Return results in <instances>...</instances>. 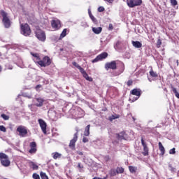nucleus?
<instances>
[{"label": "nucleus", "mask_w": 179, "mask_h": 179, "mask_svg": "<svg viewBox=\"0 0 179 179\" xmlns=\"http://www.w3.org/2000/svg\"><path fill=\"white\" fill-rule=\"evenodd\" d=\"M0 162L3 167H9L10 166V161L9 160V157L6 154L1 152L0 153Z\"/></svg>", "instance_id": "1"}, {"label": "nucleus", "mask_w": 179, "mask_h": 179, "mask_svg": "<svg viewBox=\"0 0 179 179\" xmlns=\"http://www.w3.org/2000/svg\"><path fill=\"white\" fill-rule=\"evenodd\" d=\"M1 16L3 17V23L6 29L10 27V20L8 17V13L3 10L1 11Z\"/></svg>", "instance_id": "2"}, {"label": "nucleus", "mask_w": 179, "mask_h": 179, "mask_svg": "<svg viewBox=\"0 0 179 179\" xmlns=\"http://www.w3.org/2000/svg\"><path fill=\"white\" fill-rule=\"evenodd\" d=\"M21 33L23 36H27L31 33V29H30V27L27 24H21Z\"/></svg>", "instance_id": "3"}, {"label": "nucleus", "mask_w": 179, "mask_h": 179, "mask_svg": "<svg viewBox=\"0 0 179 179\" xmlns=\"http://www.w3.org/2000/svg\"><path fill=\"white\" fill-rule=\"evenodd\" d=\"M36 37L40 41H45V32L41 29H36L35 31Z\"/></svg>", "instance_id": "4"}, {"label": "nucleus", "mask_w": 179, "mask_h": 179, "mask_svg": "<svg viewBox=\"0 0 179 179\" xmlns=\"http://www.w3.org/2000/svg\"><path fill=\"white\" fill-rule=\"evenodd\" d=\"M38 64L40 65V66L45 68V66H49V65H51V59H50V57L48 56H45L43 57V60L38 62Z\"/></svg>", "instance_id": "5"}, {"label": "nucleus", "mask_w": 179, "mask_h": 179, "mask_svg": "<svg viewBox=\"0 0 179 179\" xmlns=\"http://www.w3.org/2000/svg\"><path fill=\"white\" fill-rule=\"evenodd\" d=\"M129 8H135V6H141L142 0H127Z\"/></svg>", "instance_id": "6"}, {"label": "nucleus", "mask_w": 179, "mask_h": 179, "mask_svg": "<svg viewBox=\"0 0 179 179\" xmlns=\"http://www.w3.org/2000/svg\"><path fill=\"white\" fill-rule=\"evenodd\" d=\"M79 133V131L77 130L76 133L74 134L73 139L70 141V143L69 145L70 149H72L73 150H75V145L78 141V134Z\"/></svg>", "instance_id": "7"}, {"label": "nucleus", "mask_w": 179, "mask_h": 179, "mask_svg": "<svg viewBox=\"0 0 179 179\" xmlns=\"http://www.w3.org/2000/svg\"><path fill=\"white\" fill-rule=\"evenodd\" d=\"M17 132H19V136L22 138H24L27 135V129L24 126H19L17 128Z\"/></svg>", "instance_id": "8"}, {"label": "nucleus", "mask_w": 179, "mask_h": 179, "mask_svg": "<svg viewBox=\"0 0 179 179\" xmlns=\"http://www.w3.org/2000/svg\"><path fill=\"white\" fill-rule=\"evenodd\" d=\"M108 57V52H103L98 55L95 59H94L92 62V64H94L96 62H99V61H101L103 59H106Z\"/></svg>", "instance_id": "9"}, {"label": "nucleus", "mask_w": 179, "mask_h": 179, "mask_svg": "<svg viewBox=\"0 0 179 179\" xmlns=\"http://www.w3.org/2000/svg\"><path fill=\"white\" fill-rule=\"evenodd\" d=\"M105 68L106 71H108V69H117V63L115 62V61L106 63L105 65Z\"/></svg>", "instance_id": "10"}, {"label": "nucleus", "mask_w": 179, "mask_h": 179, "mask_svg": "<svg viewBox=\"0 0 179 179\" xmlns=\"http://www.w3.org/2000/svg\"><path fill=\"white\" fill-rule=\"evenodd\" d=\"M38 123L43 134H47V123L43 119H38Z\"/></svg>", "instance_id": "11"}, {"label": "nucleus", "mask_w": 179, "mask_h": 179, "mask_svg": "<svg viewBox=\"0 0 179 179\" xmlns=\"http://www.w3.org/2000/svg\"><path fill=\"white\" fill-rule=\"evenodd\" d=\"M52 29H55V30H59V29H61V21L57 20H52L51 22Z\"/></svg>", "instance_id": "12"}, {"label": "nucleus", "mask_w": 179, "mask_h": 179, "mask_svg": "<svg viewBox=\"0 0 179 179\" xmlns=\"http://www.w3.org/2000/svg\"><path fill=\"white\" fill-rule=\"evenodd\" d=\"M125 136H127V134L125 131H122L120 134H116V138L118 141H122V139H125Z\"/></svg>", "instance_id": "13"}, {"label": "nucleus", "mask_w": 179, "mask_h": 179, "mask_svg": "<svg viewBox=\"0 0 179 179\" xmlns=\"http://www.w3.org/2000/svg\"><path fill=\"white\" fill-rule=\"evenodd\" d=\"M158 145H159V149L161 152L159 155L160 156H164V153H166V149L163 146V144H162V142H159Z\"/></svg>", "instance_id": "14"}, {"label": "nucleus", "mask_w": 179, "mask_h": 179, "mask_svg": "<svg viewBox=\"0 0 179 179\" xmlns=\"http://www.w3.org/2000/svg\"><path fill=\"white\" fill-rule=\"evenodd\" d=\"M131 44L135 48H141L142 47V43L138 41H132Z\"/></svg>", "instance_id": "15"}, {"label": "nucleus", "mask_w": 179, "mask_h": 179, "mask_svg": "<svg viewBox=\"0 0 179 179\" xmlns=\"http://www.w3.org/2000/svg\"><path fill=\"white\" fill-rule=\"evenodd\" d=\"M36 103L35 106H36V107H41L43 106V103H44V100H43V99L41 98H38L36 99Z\"/></svg>", "instance_id": "16"}, {"label": "nucleus", "mask_w": 179, "mask_h": 179, "mask_svg": "<svg viewBox=\"0 0 179 179\" xmlns=\"http://www.w3.org/2000/svg\"><path fill=\"white\" fill-rule=\"evenodd\" d=\"M102 31H103V28H102L101 27H93V28H92V31H93L95 34H100Z\"/></svg>", "instance_id": "17"}, {"label": "nucleus", "mask_w": 179, "mask_h": 179, "mask_svg": "<svg viewBox=\"0 0 179 179\" xmlns=\"http://www.w3.org/2000/svg\"><path fill=\"white\" fill-rule=\"evenodd\" d=\"M90 135V124H88L84 131V136H89Z\"/></svg>", "instance_id": "18"}, {"label": "nucleus", "mask_w": 179, "mask_h": 179, "mask_svg": "<svg viewBox=\"0 0 179 179\" xmlns=\"http://www.w3.org/2000/svg\"><path fill=\"white\" fill-rule=\"evenodd\" d=\"M131 94H133V96H138L139 97L141 96V91L138 89H134L131 90Z\"/></svg>", "instance_id": "19"}, {"label": "nucleus", "mask_w": 179, "mask_h": 179, "mask_svg": "<svg viewBox=\"0 0 179 179\" xmlns=\"http://www.w3.org/2000/svg\"><path fill=\"white\" fill-rule=\"evenodd\" d=\"M171 89L172 92L174 93L176 97H177V99H179V93H178V92H177V89L176 87H174V86H173V85H171Z\"/></svg>", "instance_id": "20"}, {"label": "nucleus", "mask_w": 179, "mask_h": 179, "mask_svg": "<svg viewBox=\"0 0 179 179\" xmlns=\"http://www.w3.org/2000/svg\"><path fill=\"white\" fill-rule=\"evenodd\" d=\"M88 14L89 16L90 17V19L92 20V22L94 23H96L97 22V20L94 17V16H93V15L92 14V11L90 10V9L88 10Z\"/></svg>", "instance_id": "21"}, {"label": "nucleus", "mask_w": 179, "mask_h": 179, "mask_svg": "<svg viewBox=\"0 0 179 179\" xmlns=\"http://www.w3.org/2000/svg\"><path fill=\"white\" fill-rule=\"evenodd\" d=\"M83 76L85 78V79H86V80H88V82H93V78L89 77L87 73H85L84 75H83Z\"/></svg>", "instance_id": "22"}, {"label": "nucleus", "mask_w": 179, "mask_h": 179, "mask_svg": "<svg viewBox=\"0 0 179 179\" xmlns=\"http://www.w3.org/2000/svg\"><path fill=\"white\" fill-rule=\"evenodd\" d=\"M29 166L31 169H33V170H38V166L37 164H34V162H30Z\"/></svg>", "instance_id": "23"}, {"label": "nucleus", "mask_w": 179, "mask_h": 179, "mask_svg": "<svg viewBox=\"0 0 179 179\" xmlns=\"http://www.w3.org/2000/svg\"><path fill=\"white\" fill-rule=\"evenodd\" d=\"M150 75L152 76V78H157L158 76L157 73L155 72L152 69L150 71Z\"/></svg>", "instance_id": "24"}, {"label": "nucleus", "mask_w": 179, "mask_h": 179, "mask_svg": "<svg viewBox=\"0 0 179 179\" xmlns=\"http://www.w3.org/2000/svg\"><path fill=\"white\" fill-rule=\"evenodd\" d=\"M143 156H148L149 155V148H148V146L143 147Z\"/></svg>", "instance_id": "25"}, {"label": "nucleus", "mask_w": 179, "mask_h": 179, "mask_svg": "<svg viewBox=\"0 0 179 179\" xmlns=\"http://www.w3.org/2000/svg\"><path fill=\"white\" fill-rule=\"evenodd\" d=\"M61 156H62V154H60L59 152H55L53 154V159H55V160H57V159H59L61 157Z\"/></svg>", "instance_id": "26"}, {"label": "nucleus", "mask_w": 179, "mask_h": 179, "mask_svg": "<svg viewBox=\"0 0 179 179\" xmlns=\"http://www.w3.org/2000/svg\"><path fill=\"white\" fill-rule=\"evenodd\" d=\"M117 174H122L124 173V168L122 167H117L116 169Z\"/></svg>", "instance_id": "27"}, {"label": "nucleus", "mask_w": 179, "mask_h": 179, "mask_svg": "<svg viewBox=\"0 0 179 179\" xmlns=\"http://www.w3.org/2000/svg\"><path fill=\"white\" fill-rule=\"evenodd\" d=\"M129 170L130 173H136L137 169H136V167L130 166H129Z\"/></svg>", "instance_id": "28"}, {"label": "nucleus", "mask_w": 179, "mask_h": 179, "mask_svg": "<svg viewBox=\"0 0 179 179\" xmlns=\"http://www.w3.org/2000/svg\"><path fill=\"white\" fill-rule=\"evenodd\" d=\"M41 178V179H48V176L47 174L44 172H41L40 173Z\"/></svg>", "instance_id": "29"}, {"label": "nucleus", "mask_w": 179, "mask_h": 179, "mask_svg": "<svg viewBox=\"0 0 179 179\" xmlns=\"http://www.w3.org/2000/svg\"><path fill=\"white\" fill-rule=\"evenodd\" d=\"M66 31H67V29H64L62 34H60V38H64V37H65L66 36Z\"/></svg>", "instance_id": "30"}, {"label": "nucleus", "mask_w": 179, "mask_h": 179, "mask_svg": "<svg viewBox=\"0 0 179 179\" xmlns=\"http://www.w3.org/2000/svg\"><path fill=\"white\" fill-rule=\"evenodd\" d=\"M110 174L112 177L117 176V170H115V169L110 170Z\"/></svg>", "instance_id": "31"}, {"label": "nucleus", "mask_w": 179, "mask_h": 179, "mask_svg": "<svg viewBox=\"0 0 179 179\" xmlns=\"http://www.w3.org/2000/svg\"><path fill=\"white\" fill-rule=\"evenodd\" d=\"M1 117L5 120V121H8V120H9V116L6 115V114H1Z\"/></svg>", "instance_id": "32"}, {"label": "nucleus", "mask_w": 179, "mask_h": 179, "mask_svg": "<svg viewBox=\"0 0 179 179\" xmlns=\"http://www.w3.org/2000/svg\"><path fill=\"white\" fill-rule=\"evenodd\" d=\"M162 45V40L158 39L157 41V48H160V46Z\"/></svg>", "instance_id": "33"}, {"label": "nucleus", "mask_w": 179, "mask_h": 179, "mask_svg": "<svg viewBox=\"0 0 179 179\" xmlns=\"http://www.w3.org/2000/svg\"><path fill=\"white\" fill-rule=\"evenodd\" d=\"M0 131H1V132H6V128L5 127V126L1 125L0 126Z\"/></svg>", "instance_id": "34"}, {"label": "nucleus", "mask_w": 179, "mask_h": 179, "mask_svg": "<svg viewBox=\"0 0 179 179\" xmlns=\"http://www.w3.org/2000/svg\"><path fill=\"white\" fill-rule=\"evenodd\" d=\"M37 145L36 144V142H31L30 143V148H36Z\"/></svg>", "instance_id": "35"}, {"label": "nucleus", "mask_w": 179, "mask_h": 179, "mask_svg": "<svg viewBox=\"0 0 179 179\" xmlns=\"http://www.w3.org/2000/svg\"><path fill=\"white\" fill-rule=\"evenodd\" d=\"M36 152H37V148H31L29 150V153H31V155H33L34 153H36Z\"/></svg>", "instance_id": "36"}, {"label": "nucleus", "mask_w": 179, "mask_h": 179, "mask_svg": "<svg viewBox=\"0 0 179 179\" xmlns=\"http://www.w3.org/2000/svg\"><path fill=\"white\" fill-rule=\"evenodd\" d=\"M32 177L34 179H40V175H38L37 173H34Z\"/></svg>", "instance_id": "37"}, {"label": "nucleus", "mask_w": 179, "mask_h": 179, "mask_svg": "<svg viewBox=\"0 0 179 179\" xmlns=\"http://www.w3.org/2000/svg\"><path fill=\"white\" fill-rule=\"evenodd\" d=\"M73 66H76V68H77L78 69H79L81 67L78 63H76V62H73Z\"/></svg>", "instance_id": "38"}, {"label": "nucleus", "mask_w": 179, "mask_h": 179, "mask_svg": "<svg viewBox=\"0 0 179 179\" xmlns=\"http://www.w3.org/2000/svg\"><path fill=\"white\" fill-rule=\"evenodd\" d=\"M170 155H176V148H172L169 150Z\"/></svg>", "instance_id": "39"}, {"label": "nucleus", "mask_w": 179, "mask_h": 179, "mask_svg": "<svg viewBox=\"0 0 179 179\" xmlns=\"http://www.w3.org/2000/svg\"><path fill=\"white\" fill-rule=\"evenodd\" d=\"M80 72L82 73V75L83 76L85 73H86V71H85V69H83V68L80 67L79 69Z\"/></svg>", "instance_id": "40"}, {"label": "nucleus", "mask_w": 179, "mask_h": 179, "mask_svg": "<svg viewBox=\"0 0 179 179\" xmlns=\"http://www.w3.org/2000/svg\"><path fill=\"white\" fill-rule=\"evenodd\" d=\"M169 169H171V171H172V172H176V168L173 167V166H171V164H169Z\"/></svg>", "instance_id": "41"}, {"label": "nucleus", "mask_w": 179, "mask_h": 179, "mask_svg": "<svg viewBox=\"0 0 179 179\" xmlns=\"http://www.w3.org/2000/svg\"><path fill=\"white\" fill-rule=\"evenodd\" d=\"M141 143H142V145H143V148H145L146 146V143H145V140H143V138H141Z\"/></svg>", "instance_id": "42"}, {"label": "nucleus", "mask_w": 179, "mask_h": 179, "mask_svg": "<svg viewBox=\"0 0 179 179\" xmlns=\"http://www.w3.org/2000/svg\"><path fill=\"white\" fill-rule=\"evenodd\" d=\"M171 5H173V6H176L177 5V0H170Z\"/></svg>", "instance_id": "43"}, {"label": "nucleus", "mask_w": 179, "mask_h": 179, "mask_svg": "<svg viewBox=\"0 0 179 179\" xmlns=\"http://www.w3.org/2000/svg\"><path fill=\"white\" fill-rule=\"evenodd\" d=\"M104 7L100 6L98 8V12H104Z\"/></svg>", "instance_id": "44"}, {"label": "nucleus", "mask_w": 179, "mask_h": 179, "mask_svg": "<svg viewBox=\"0 0 179 179\" xmlns=\"http://www.w3.org/2000/svg\"><path fill=\"white\" fill-rule=\"evenodd\" d=\"M83 143H87V142H89V139L86 137H83Z\"/></svg>", "instance_id": "45"}, {"label": "nucleus", "mask_w": 179, "mask_h": 179, "mask_svg": "<svg viewBox=\"0 0 179 179\" xmlns=\"http://www.w3.org/2000/svg\"><path fill=\"white\" fill-rule=\"evenodd\" d=\"M117 118H120V115H117L116 117L114 115H112V118L110 119V121H113V120H116Z\"/></svg>", "instance_id": "46"}, {"label": "nucleus", "mask_w": 179, "mask_h": 179, "mask_svg": "<svg viewBox=\"0 0 179 179\" xmlns=\"http://www.w3.org/2000/svg\"><path fill=\"white\" fill-rule=\"evenodd\" d=\"M113 29H114L113 24H109L108 30H113Z\"/></svg>", "instance_id": "47"}, {"label": "nucleus", "mask_w": 179, "mask_h": 179, "mask_svg": "<svg viewBox=\"0 0 179 179\" xmlns=\"http://www.w3.org/2000/svg\"><path fill=\"white\" fill-rule=\"evenodd\" d=\"M132 83H133L132 80H129L127 82V86H131Z\"/></svg>", "instance_id": "48"}, {"label": "nucleus", "mask_w": 179, "mask_h": 179, "mask_svg": "<svg viewBox=\"0 0 179 179\" xmlns=\"http://www.w3.org/2000/svg\"><path fill=\"white\" fill-rule=\"evenodd\" d=\"M78 169H83V165H82L80 163L78 164Z\"/></svg>", "instance_id": "49"}, {"label": "nucleus", "mask_w": 179, "mask_h": 179, "mask_svg": "<svg viewBox=\"0 0 179 179\" xmlns=\"http://www.w3.org/2000/svg\"><path fill=\"white\" fill-rule=\"evenodd\" d=\"M93 179H107V177H103V178L94 177Z\"/></svg>", "instance_id": "50"}, {"label": "nucleus", "mask_w": 179, "mask_h": 179, "mask_svg": "<svg viewBox=\"0 0 179 179\" xmlns=\"http://www.w3.org/2000/svg\"><path fill=\"white\" fill-rule=\"evenodd\" d=\"M106 2H108L109 3H111L114 0H105Z\"/></svg>", "instance_id": "51"}, {"label": "nucleus", "mask_w": 179, "mask_h": 179, "mask_svg": "<svg viewBox=\"0 0 179 179\" xmlns=\"http://www.w3.org/2000/svg\"><path fill=\"white\" fill-rule=\"evenodd\" d=\"M38 87H41V85H38L36 86V89H38Z\"/></svg>", "instance_id": "52"}, {"label": "nucleus", "mask_w": 179, "mask_h": 179, "mask_svg": "<svg viewBox=\"0 0 179 179\" xmlns=\"http://www.w3.org/2000/svg\"><path fill=\"white\" fill-rule=\"evenodd\" d=\"M78 155H80V156H82V155H83V152H80L78 153Z\"/></svg>", "instance_id": "53"}, {"label": "nucleus", "mask_w": 179, "mask_h": 179, "mask_svg": "<svg viewBox=\"0 0 179 179\" xmlns=\"http://www.w3.org/2000/svg\"><path fill=\"white\" fill-rule=\"evenodd\" d=\"M33 57H37V54H34Z\"/></svg>", "instance_id": "54"}, {"label": "nucleus", "mask_w": 179, "mask_h": 179, "mask_svg": "<svg viewBox=\"0 0 179 179\" xmlns=\"http://www.w3.org/2000/svg\"><path fill=\"white\" fill-rule=\"evenodd\" d=\"M2 71V67L0 66V72Z\"/></svg>", "instance_id": "55"}, {"label": "nucleus", "mask_w": 179, "mask_h": 179, "mask_svg": "<svg viewBox=\"0 0 179 179\" xmlns=\"http://www.w3.org/2000/svg\"><path fill=\"white\" fill-rule=\"evenodd\" d=\"M148 80H149V82H152V80L149 78H148Z\"/></svg>", "instance_id": "56"}, {"label": "nucleus", "mask_w": 179, "mask_h": 179, "mask_svg": "<svg viewBox=\"0 0 179 179\" xmlns=\"http://www.w3.org/2000/svg\"><path fill=\"white\" fill-rule=\"evenodd\" d=\"M136 100H138V98H137V99H136Z\"/></svg>", "instance_id": "57"}]
</instances>
